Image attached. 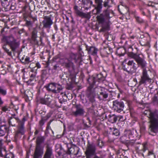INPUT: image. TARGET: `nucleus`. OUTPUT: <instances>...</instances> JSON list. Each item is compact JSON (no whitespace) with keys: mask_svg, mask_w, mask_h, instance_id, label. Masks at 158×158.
Wrapping results in <instances>:
<instances>
[{"mask_svg":"<svg viewBox=\"0 0 158 158\" xmlns=\"http://www.w3.org/2000/svg\"><path fill=\"white\" fill-rule=\"evenodd\" d=\"M127 55L129 57L134 59L138 65L143 69L142 75L139 82V85L145 84L147 82H151V79L147 74V71L145 68L147 63L143 56L142 55L140 56V54L135 53L132 52H128Z\"/></svg>","mask_w":158,"mask_h":158,"instance_id":"1","label":"nucleus"},{"mask_svg":"<svg viewBox=\"0 0 158 158\" xmlns=\"http://www.w3.org/2000/svg\"><path fill=\"white\" fill-rule=\"evenodd\" d=\"M103 6L105 7H107L106 9L103 11L102 14L97 16V18L98 21L101 23L104 22L109 23L110 19L114 16V13L113 11L110 9L111 6L109 5L108 1L104 2Z\"/></svg>","mask_w":158,"mask_h":158,"instance_id":"2","label":"nucleus"},{"mask_svg":"<svg viewBox=\"0 0 158 158\" xmlns=\"http://www.w3.org/2000/svg\"><path fill=\"white\" fill-rule=\"evenodd\" d=\"M149 116V131L155 133H158V110H155L150 112Z\"/></svg>","mask_w":158,"mask_h":158,"instance_id":"3","label":"nucleus"},{"mask_svg":"<svg viewBox=\"0 0 158 158\" xmlns=\"http://www.w3.org/2000/svg\"><path fill=\"white\" fill-rule=\"evenodd\" d=\"M44 137L39 136L36 140V146L34 151L33 158H41L44 153V148L40 145L44 140Z\"/></svg>","mask_w":158,"mask_h":158,"instance_id":"4","label":"nucleus"},{"mask_svg":"<svg viewBox=\"0 0 158 158\" xmlns=\"http://www.w3.org/2000/svg\"><path fill=\"white\" fill-rule=\"evenodd\" d=\"M59 62L62 66L69 71L70 70L74 71L75 70V67L73 63L69 58H60Z\"/></svg>","mask_w":158,"mask_h":158,"instance_id":"5","label":"nucleus"},{"mask_svg":"<svg viewBox=\"0 0 158 158\" xmlns=\"http://www.w3.org/2000/svg\"><path fill=\"white\" fill-rule=\"evenodd\" d=\"M45 87L48 91L54 94L60 93L63 89L61 85L54 82L49 84L48 85L45 86Z\"/></svg>","mask_w":158,"mask_h":158,"instance_id":"6","label":"nucleus"},{"mask_svg":"<svg viewBox=\"0 0 158 158\" xmlns=\"http://www.w3.org/2000/svg\"><path fill=\"white\" fill-rule=\"evenodd\" d=\"M26 120V117L24 116L22 119L21 121H19L18 122L17 126V129L16 132L15 138V139H17L19 135H23L25 131V129L24 126V122Z\"/></svg>","mask_w":158,"mask_h":158,"instance_id":"7","label":"nucleus"},{"mask_svg":"<svg viewBox=\"0 0 158 158\" xmlns=\"http://www.w3.org/2000/svg\"><path fill=\"white\" fill-rule=\"evenodd\" d=\"M74 107L76 108V110L72 111L71 114L76 117L83 116L85 113L84 107L80 104H75Z\"/></svg>","mask_w":158,"mask_h":158,"instance_id":"8","label":"nucleus"},{"mask_svg":"<svg viewBox=\"0 0 158 158\" xmlns=\"http://www.w3.org/2000/svg\"><path fill=\"white\" fill-rule=\"evenodd\" d=\"M86 95L88 98L89 102L92 103V104L95 102V98L96 95L94 89L90 88V87H88Z\"/></svg>","mask_w":158,"mask_h":158,"instance_id":"9","label":"nucleus"},{"mask_svg":"<svg viewBox=\"0 0 158 158\" xmlns=\"http://www.w3.org/2000/svg\"><path fill=\"white\" fill-rule=\"evenodd\" d=\"M113 107L116 111L120 112L123 111L124 107V102L122 101L115 100L113 102Z\"/></svg>","mask_w":158,"mask_h":158,"instance_id":"10","label":"nucleus"},{"mask_svg":"<svg viewBox=\"0 0 158 158\" xmlns=\"http://www.w3.org/2000/svg\"><path fill=\"white\" fill-rule=\"evenodd\" d=\"M96 151L95 145L93 143H90L89 142L87 145V148L85 152L86 156L95 154Z\"/></svg>","mask_w":158,"mask_h":158,"instance_id":"11","label":"nucleus"},{"mask_svg":"<svg viewBox=\"0 0 158 158\" xmlns=\"http://www.w3.org/2000/svg\"><path fill=\"white\" fill-rule=\"evenodd\" d=\"M43 19L44 20L42 22L43 27L50 29L51 26L53 23L51 17L45 16L44 17Z\"/></svg>","mask_w":158,"mask_h":158,"instance_id":"12","label":"nucleus"},{"mask_svg":"<svg viewBox=\"0 0 158 158\" xmlns=\"http://www.w3.org/2000/svg\"><path fill=\"white\" fill-rule=\"evenodd\" d=\"M69 145L70 147H69L68 144L66 145L68 148V150L67 151L65 152L66 153L69 155H77L79 151V149L78 148L77 146H72L71 144H70Z\"/></svg>","mask_w":158,"mask_h":158,"instance_id":"13","label":"nucleus"},{"mask_svg":"<svg viewBox=\"0 0 158 158\" xmlns=\"http://www.w3.org/2000/svg\"><path fill=\"white\" fill-rule=\"evenodd\" d=\"M83 56L81 53L71 52L69 54V58L71 60H74L75 63H80L82 61Z\"/></svg>","mask_w":158,"mask_h":158,"instance_id":"14","label":"nucleus"},{"mask_svg":"<svg viewBox=\"0 0 158 158\" xmlns=\"http://www.w3.org/2000/svg\"><path fill=\"white\" fill-rule=\"evenodd\" d=\"M7 44L13 52H17L19 51V42H16V40L8 42Z\"/></svg>","mask_w":158,"mask_h":158,"instance_id":"15","label":"nucleus"},{"mask_svg":"<svg viewBox=\"0 0 158 158\" xmlns=\"http://www.w3.org/2000/svg\"><path fill=\"white\" fill-rule=\"evenodd\" d=\"M38 100L40 103L42 104H45L48 106L51 105L52 99L49 95H45L44 98H40Z\"/></svg>","mask_w":158,"mask_h":158,"instance_id":"16","label":"nucleus"},{"mask_svg":"<svg viewBox=\"0 0 158 158\" xmlns=\"http://www.w3.org/2000/svg\"><path fill=\"white\" fill-rule=\"evenodd\" d=\"M78 6H75L74 7V9L75 10V13L77 15L81 17L82 18H86L87 19H89L90 18V12L85 13L83 12L80 11L78 9Z\"/></svg>","mask_w":158,"mask_h":158,"instance_id":"17","label":"nucleus"},{"mask_svg":"<svg viewBox=\"0 0 158 158\" xmlns=\"http://www.w3.org/2000/svg\"><path fill=\"white\" fill-rule=\"evenodd\" d=\"M123 70L126 71L128 74H132L133 73L135 72L137 67L135 63H134L132 67L130 66H123Z\"/></svg>","mask_w":158,"mask_h":158,"instance_id":"18","label":"nucleus"},{"mask_svg":"<svg viewBox=\"0 0 158 158\" xmlns=\"http://www.w3.org/2000/svg\"><path fill=\"white\" fill-rule=\"evenodd\" d=\"M46 151L43 158H53L52 150L51 147L48 145L46 148Z\"/></svg>","mask_w":158,"mask_h":158,"instance_id":"19","label":"nucleus"},{"mask_svg":"<svg viewBox=\"0 0 158 158\" xmlns=\"http://www.w3.org/2000/svg\"><path fill=\"white\" fill-rule=\"evenodd\" d=\"M86 50L87 51L88 53L93 56H96L98 51V48L93 46L89 47L86 45Z\"/></svg>","mask_w":158,"mask_h":158,"instance_id":"20","label":"nucleus"},{"mask_svg":"<svg viewBox=\"0 0 158 158\" xmlns=\"http://www.w3.org/2000/svg\"><path fill=\"white\" fill-rule=\"evenodd\" d=\"M96 4L95 6V9L96 10V14L100 13L101 11L102 8V0H94Z\"/></svg>","mask_w":158,"mask_h":158,"instance_id":"21","label":"nucleus"},{"mask_svg":"<svg viewBox=\"0 0 158 158\" xmlns=\"http://www.w3.org/2000/svg\"><path fill=\"white\" fill-rule=\"evenodd\" d=\"M37 32L36 29L34 28L31 33L32 40L34 42V44L36 45L38 44V42L36 39Z\"/></svg>","mask_w":158,"mask_h":158,"instance_id":"22","label":"nucleus"},{"mask_svg":"<svg viewBox=\"0 0 158 158\" xmlns=\"http://www.w3.org/2000/svg\"><path fill=\"white\" fill-rule=\"evenodd\" d=\"M108 94L105 91L101 90L99 94H98V98L100 100H105V99L106 98L108 97Z\"/></svg>","mask_w":158,"mask_h":158,"instance_id":"23","label":"nucleus"},{"mask_svg":"<svg viewBox=\"0 0 158 158\" xmlns=\"http://www.w3.org/2000/svg\"><path fill=\"white\" fill-rule=\"evenodd\" d=\"M125 132L124 136L122 137L121 138L127 136V135L129 139H131L132 140L133 139H132L134 137L135 134L136 133V131L134 130H127Z\"/></svg>","mask_w":158,"mask_h":158,"instance_id":"24","label":"nucleus"},{"mask_svg":"<svg viewBox=\"0 0 158 158\" xmlns=\"http://www.w3.org/2000/svg\"><path fill=\"white\" fill-rule=\"evenodd\" d=\"M96 81L95 77L92 76L89 77L87 80L89 84V86L88 87H90V88L94 89L95 86Z\"/></svg>","mask_w":158,"mask_h":158,"instance_id":"25","label":"nucleus"},{"mask_svg":"<svg viewBox=\"0 0 158 158\" xmlns=\"http://www.w3.org/2000/svg\"><path fill=\"white\" fill-rule=\"evenodd\" d=\"M81 5L85 10H87L90 8V5H89L90 0H81Z\"/></svg>","mask_w":158,"mask_h":158,"instance_id":"26","label":"nucleus"},{"mask_svg":"<svg viewBox=\"0 0 158 158\" xmlns=\"http://www.w3.org/2000/svg\"><path fill=\"white\" fill-rule=\"evenodd\" d=\"M8 128L5 125L0 126V136H4L6 132L8 131Z\"/></svg>","mask_w":158,"mask_h":158,"instance_id":"27","label":"nucleus"},{"mask_svg":"<svg viewBox=\"0 0 158 158\" xmlns=\"http://www.w3.org/2000/svg\"><path fill=\"white\" fill-rule=\"evenodd\" d=\"M139 43L142 46H148L149 45V42L147 38L140 39Z\"/></svg>","mask_w":158,"mask_h":158,"instance_id":"28","label":"nucleus"},{"mask_svg":"<svg viewBox=\"0 0 158 158\" xmlns=\"http://www.w3.org/2000/svg\"><path fill=\"white\" fill-rule=\"evenodd\" d=\"M109 116V121L112 123H115L118 118V117L114 114L112 115H110Z\"/></svg>","mask_w":158,"mask_h":158,"instance_id":"29","label":"nucleus"},{"mask_svg":"<svg viewBox=\"0 0 158 158\" xmlns=\"http://www.w3.org/2000/svg\"><path fill=\"white\" fill-rule=\"evenodd\" d=\"M99 22L100 23H105L106 24V26H102V28L100 29V32L104 31L106 30H108L109 28V26L110 24L111 23V22L110 21V23H106V22H104L103 23H101L99 21Z\"/></svg>","mask_w":158,"mask_h":158,"instance_id":"30","label":"nucleus"},{"mask_svg":"<svg viewBox=\"0 0 158 158\" xmlns=\"http://www.w3.org/2000/svg\"><path fill=\"white\" fill-rule=\"evenodd\" d=\"M95 78L96 80L98 81V82L103 81L105 79V77L101 74H97V76L95 77Z\"/></svg>","mask_w":158,"mask_h":158,"instance_id":"31","label":"nucleus"},{"mask_svg":"<svg viewBox=\"0 0 158 158\" xmlns=\"http://www.w3.org/2000/svg\"><path fill=\"white\" fill-rule=\"evenodd\" d=\"M118 10L119 12L122 14H124L128 10L127 8L122 6H118Z\"/></svg>","mask_w":158,"mask_h":158,"instance_id":"32","label":"nucleus"},{"mask_svg":"<svg viewBox=\"0 0 158 158\" xmlns=\"http://www.w3.org/2000/svg\"><path fill=\"white\" fill-rule=\"evenodd\" d=\"M29 67L31 69V71L34 73H37L38 68L35 66V63H31L30 64Z\"/></svg>","mask_w":158,"mask_h":158,"instance_id":"33","label":"nucleus"},{"mask_svg":"<svg viewBox=\"0 0 158 158\" xmlns=\"http://www.w3.org/2000/svg\"><path fill=\"white\" fill-rule=\"evenodd\" d=\"M17 123V121L15 119L13 118H10L9 121V123L10 125L13 127L16 126V123Z\"/></svg>","mask_w":158,"mask_h":158,"instance_id":"34","label":"nucleus"},{"mask_svg":"<svg viewBox=\"0 0 158 158\" xmlns=\"http://www.w3.org/2000/svg\"><path fill=\"white\" fill-rule=\"evenodd\" d=\"M36 73H33L31 74L30 77V79L29 80L27 81V83H29L31 81H35L36 80Z\"/></svg>","mask_w":158,"mask_h":158,"instance_id":"35","label":"nucleus"},{"mask_svg":"<svg viewBox=\"0 0 158 158\" xmlns=\"http://www.w3.org/2000/svg\"><path fill=\"white\" fill-rule=\"evenodd\" d=\"M110 130H113V132L112 134L113 135H114L116 136H118L120 134V132L117 129L114 128H110Z\"/></svg>","mask_w":158,"mask_h":158,"instance_id":"36","label":"nucleus"},{"mask_svg":"<svg viewBox=\"0 0 158 158\" xmlns=\"http://www.w3.org/2000/svg\"><path fill=\"white\" fill-rule=\"evenodd\" d=\"M152 102L155 104H157L158 105V92L155 94L152 98Z\"/></svg>","mask_w":158,"mask_h":158,"instance_id":"37","label":"nucleus"},{"mask_svg":"<svg viewBox=\"0 0 158 158\" xmlns=\"http://www.w3.org/2000/svg\"><path fill=\"white\" fill-rule=\"evenodd\" d=\"M2 5L4 8L8 9L9 6V3L8 1H5L3 2H1Z\"/></svg>","mask_w":158,"mask_h":158,"instance_id":"38","label":"nucleus"},{"mask_svg":"<svg viewBox=\"0 0 158 158\" xmlns=\"http://www.w3.org/2000/svg\"><path fill=\"white\" fill-rule=\"evenodd\" d=\"M147 158H155V156L152 151H149L146 156Z\"/></svg>","mask_w":158,"mask_h":158,"instance_id":"39","label":"nucleus"},{"mask_svg":"<svg viewBox=\"0 0 158 158\" xmlns=\"http://www.w3.org/2000/svg\"><path fill=\"white\" fill-rule=\"evenodd\" d=\"M135 17L136 21L139 23L141 24L143 23V20L139 16L135 15Z\"/></svg>","mask_w":158,"mask_h":158,"instance_id":"40","label":"nucleus"},{"mask_svg":"<svg viewBox=\"0 0 158 158\" xmlns=\"http://www.w3.org/2000/svg\"><path fill=\"white\" fill-rule=\"evenodd\" d=\"M2 48L10 56H11L12 55L11 52H9V49H8L6 47V45H4L2 47Z\"/></svg>","mask_w":158,"mask_h":158,"instance_id":"41","label":"nucleus"},{"mask_svg":"<svg viewBox=\"0 0 158 158\" xmlns=\"http://www.w3.org/2000/svg\"><path fill=\"white\" fill-rule=\"evenodd\" d=\"M5 152H6V150H5ZM3 156L4 155H5V158H14V154L12 153H10L6 155V153L5 154H3ZM4 156H3V157Z\"/></svg>","mask_w":158,"mask_h":158,"instance_id":"42","label":"nucleus"},{"mask_svg":"<svg viewBox=\"0 0 158 158\" xmlns=\"http://www.w3.org/2000/svg\"><path fill=\"white\" fill-rule=\"evenodd\" d=\"M31 62V61L30 60V58L28 56H26L24 60H23L22 63L26 64H28L29 63Z\"/></svg>","mask_w":158,"mask_h":158,"instance_id":"43","label":"nucleus"},{"mask_svg":"<svg viewBox=\"0 0 158 158\" xmlns=\"http://www.w3.org/2000/svg\"><path fill=\"white\" fill-rule=\"evenodd\" d=\"M47 71L46 69H43L41 71V77L43 78L45 77L47 74Z\"/></svg>","mask_w":158,"mask_h":158,"instance_id":"44","label":"nucleus"},{"mask_svg":"<svg viewBox=\"0 0 158 158\" xmlns=\"http://www.w3.org/2000/svg\"><path fill=\"white\" fill-rule=\"evenodd\" d=\"M142 146V148L140 150L142 151L143 152H144L146 150L148 149L147 145L146 143L143 144Z\"/></svg>","mask_w":158,"mask_h":158,"instance_id":"45","label":"nucleus"},{"mask_svg":"<svg viewBox=\"0 0 158 158\" xmlns=\"http://www.w3.org/2000/svg\"><path fill=\"white\" fill-rule=\"evenodd\" d=\"M46 121L45 120V118H44L43 117L42 118L41 120L39 121V125L40 126H43L45 122Z\"/></svg>","mask_w":158,"mask_h":158,"instance_id":"46","label":"nucleus"},{"mask_svg":"<svg viewBox=\"0 0 158 158\" xmlns=\"http://www.w3.org/2000/svg\"><path fill=\"white\" fill-rule=\"evenodd\" d=\"M5 149H1L0 148V156L1 157H3V154H5Z\"/></svg>","mask_w":158,"mask_h":158,"instance_id":"47","label":"nucleus"},{"mask_svg":"<svg viewBox=\"0 0 158 158\" xmlns=\"http://www.w3.org/2000/svg\"><path fill=\"white\" fill-rule=\"evenodd\" d=\"M86 158H101L98 156L97 155L94 154V155H91L89 156H87Z\"/></svg>","mask_w":158,"mask_h":158,"instance_id":"48","label":"nucleus"},{"mask_svg":"<svg viewBox=\"0 0 158 158\" xmlns=\"http://www.w3.org/2000/svg\"><path fill=\"white\" fill-rule=\"evenodd\" d=\"M10 118H13L14 119H15L17 121V123L19 121H21V120H20L19 119V118L17 117H16V115L15 114H12V116L10 117Z\"/></svg>","mask_w":158,"mask_h":158,"instance_id":"49","label":"nucleus"},{"mask_svg":"<svg viewBox=\"0 0 158 158\" xmlns=\"http://www.w3.org/2000/svg\"><path fill=\"white\" fill-rule=\"evenodd\" d=\"M53 121V119L51 120L48 123L47 126L46 127V130H48L51 129L50 125L51 122Z\"/></svg>","mask_w":158,"mask_h":158,"instance_id":"50","label":"nucleus"},{"mask_svg":"<svg viewBox=\"0 0 158 158\" xmlns=\"http://www.w3.org/2000/svg\"><path fill=\"white\" fill-rule=\"evenodd\" d=\"M51 114L50 113H48L47 115L44 117H43L44 118H45V120H47L50 117H51Z\"/></svg>","mask_w":158,"mask_h":158,"instance_id":"51","label":"nucleus"},{"mask_svg":"<svg viewBox=\"0 0 158 158\" xmlns=\"http://www.w3.org/2000/svg\"><path fill=\"white\" fill-rule=\"evenodd\" d=\"M134 63H135L134 62L133 60H129L127 63V65L131 66L132 64H134Z\"/></svg>","mask_w":158,"mask_h":158,"instance_id":"52","label":"nucleus"},{"mask_svg":"<svg viewBox=\"0 0 158 158\" xmlns=\"http://www.w3.org/2000/svg\"><path fill=\"white\" fill-rule=\"evenodd\" d=\"M2 110L4 112H6L8 110L7 106H5L2 108Z\"/></svg>","mask_w":158,"mask_h":158,"instance_id":"53","label":"nucleus"},{"mask_svg":"<svg viewBox=\"0 0 158 158\" xmlns=\"http://www.w3.org/2000/svg\"><path fill=\"white\" fill-rule=\"evenodd\" d=\"M77 53H80L81 54L82 53H83V52L82 51V49L80 46H79L78 47V52Z\"/></svg>","mask_w":158,"mask_h":158,"instance_id":"54","label":"nucleus"},{"mask_svg":"<svg viewBox=\"0 0 158 158\" xmlns=\"http://www.w3.org/2000/svg\"><path fill=\"white\" fill-rule=\"evenodd\" d=\"M35 66L37 68L40 69L41 68V65L40 64L39 62H37L35 64Z\"/></svg>","mask_w":158,"mask_h":158,"instance_id":"55","label":"nucleus"},{"mask_svg":"<svg viewBox=\"0 0 158 158\" xmlns=\"http://www.w3.org/2000/svg\"><path fill=\"white\" fill-rule=\"evenodd\" d=\"M26 25L27 26H29L31 25V23L30 21L26 20Z\"/></svg>","mask_w":158,"mask_h":158,"instance_id":"56","label":"nucleus"},{"mask_svg":"<svg viewBox=\"0 0 158 158\" xmlns=\"http://www.w3.org/2000/svg\"><path fill=\"white\" fill-rule=\"evenodd\" d=\"M98 145L101 148L104 145L103 142L102 141H101V143H100V142H99Z\"/></svg>","mask_w":158,"mask_h":158,"instance_id":"57","label":"nucleus"},{"mask_svg":"<svg viewBox=\"0 0 158 158\" xmlns=\"http://www.w3.org/2000/svg\"><path fill=\"white\" fill-rule=\"evenodd\" d=\"M73 88V87L71 85H68L67 87V89L69 90Z\"/></svg>","mask_w":158,"mask_h":158,"instance_id":"58","label":"nucleus"},{"mask_svg":"<svg viewBox=\"0 0 158 158\" xmlns=\"http://www.w3.org/2000/svg\"><path fill=\"white\" fill-rule=\"evenodd\" d=\"M59 67V66L57 65H55L54 66L53 69L55 70H56L57 69V68Z\"/></svg>","mask_w":158,"mask_h":158,"instance_id":"59","label":"nucleus"},{"mask_svg":"<svg viewBox=\"0 0 158 158\" xmlns=\"http://www.w3.org/2000/svg\"><path fill=\"white\" fill-rule=\"evenodd\" d=\"M89 3L90 4V5H90V6H91V5H92L93 6L95 7V6L93 4V2L91 0H90V2H89Z\"/></svg>","mask_w":158,"mask_h":158,"instance_id":"60","label":"nucleus"},{"mask_svg":"<svg viewBox=\"0 0 158 158\" xmlns=\"http://www.w3.org/2000/svg\"><path fill=\"white\" fill-rule=\"evenodd\" d=\"M25 57L26 56H23L21 58V59H20V61L22 63H23V60H24Z\"/></svg>","mask_w":158,"mask_h":158,"instance_id":"61","label":"nucleus"},{"mask_svg":"<svg viewBox=\"0 0 158 158\" xmlns=\"http://www.w3.org/2000/svg\"><path fill=\"white\" fill-rule=\"evenodd\" d=\"M3 103V102L1 98L0 97V106L2 105Z\"/></svg>","mask_w":158,"mask_h":158,"instance_id":"62","label":"nucleus"},{"mask_svg":"<svg viewBox=\"0 0 158 158\" xmlns=\"http://www.w3.org/2000/svg\"><path fill=\"white\" fill-rule=\"evenodd\" d=\"M39 130L36 129L35 130V131L34 132L35 135H37L39 133Z\"/></svg>","mask_w":158,"mask_h":158,"instance_id":"63","label":"nucleus"},{"mask_svg":"<svg viewBox=\"0 0 158 158\" xmlns=\"http://www.w3.org/2000/svg\"><path fill=\"white\" fill-rule=\"evenodd\" d=\"M29 152H27V153L26 156L25 158H29Z\"/></svg>","mask_w":158,"mask_h":158,"instance_id":"64","label":"nucleus"}]
</instances>
